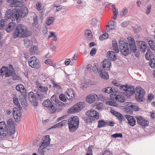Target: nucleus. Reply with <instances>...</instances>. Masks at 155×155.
Returning a JSON list of instances; mask_svg holds the SVG:
<instances>
[{
    "label": "nucleus",
    "mask_w": 155,
    "mask_h": 155,
    "mask_svg": "<svg viewBox=\"0 0 155 155\" xmlns=\"http://www.w3.org/2000/svg\"><path fill=\"white\" fill-rule=\"evenodd\" d=\"M28 63L30 66L33 68H39L40 64L39 61L35 56H32L28 59Z\"/></svg>",
    "instance_id": "7"
},
{
    "label": "nucleus",
    "mask_w": 155,
    "mask_h": 155,
    "mask_svg": "<svg viewBox=\"0 0 155 155\" xmlns=\"http://www.w3.org/2000/svg\"><path fill=\"white\" fill-rule=\"evenodd\" d=\"M48 90V87H44L43 86L41 87L38 89H37V91H39L42 94H45V95L47 94V92Z\"/></svg>",
    "instance_id": "34"
},
{
    "label": "nucleus",
    "mask_w": 155,
    "mask_h": 155,
    "mask_svg": "<svg viewBox=\"0 0 155 155\" xmlns=\"http://www.w3.org/2000/svg\"><path fill=\"white\" fill-rule=\"evenodd\" d=\"M85 114L89 117L96 118L97 119H99V113L94 110H89L86 112Z\"/></svg>",
    "instance_id": "17"
},
{
    "label": "nucleus",
    "mask_w": 155,
    "mask_h": 155,
    "mask_svg": "<svg viewBox=\"0 0 155 155\" xmlns=\"http://www.w3.org/2000/svg\"><path fill=\"white\" fill-rule=\"evenodd\" d=\"M8 2L10 3V6L11 7H17L21 6L22 3L21 2L17 0H8Z\"/></svg>",
    "instance_id": "20"
},
{
    "label": "nucleus",
    "mask_w": 155,
    "mask_h": 155,
    "mask_svg": "<svg viewBox=\"0 0 155 155\" xmlns=\"http://www.w3.org/2000/svg\"><path fill=\"white\" fill-rule=\"evenodd\" d=\"M51 100L53 102L54 101V103H55L56 102V101L58 100V98L56 95L54 94L51 97Z\"/></svg>",
    "instance_id": "57"
},
{
    "label": "nucleus",
    "mask_w": 155,
    "mask_h": 155,
    "mask_svg": "<svg viewBox=\"0 0 155 155\" xmlns=\"http://www.w3.org/2000/svg\"><path fill=\"white\" fill-rule=\"evenodd\" d=\"M18 9L17 8H10L6 12V15L8 18L12 21H15L18 16Z\"/></svg>",
    "instance_id": "6"
},
{
    "label": "nucleus",
    "mask_w": 155,
    "mask_h": 155,
    "mask_svg": "<svg viewBox=\"0 0 155 155\" xmlns=\"http://www.w3.org/2000/svg\"><path fill=\"white\" fill-rule=\"evenodd\" d=\"M115 21H110L108 23V25L107 26V27H108L109 29L110 30L114 29L115 28Z\"/></svg>",
    "instance_id": "39"
},
{
    "label": "nucleus",
    "mask_w": 155,
    "mask_h": 155,
    "mask_svg": "<svg viewBox=\"0 0 155 155\" xmlns=\"http://www.w3.org/2000/svg\"><path fill=\"white\" fill-rule=\"evenodd\" d=\"M6 129L7 128L5 122L4 121L0 122V130H2Z\"/></svg>",
    "instance_id": "47"
},
{
    "label": "nucleus",
    "mask_w": 155,
    "mask_h": 155,
    "mask_svg": "<svg viewBox=\"0 0 155 155\" xmlns=\"http://www.w3.org/2000/svg\"><path fill=\"white\" fill-rule=\"evenodd\" d=\"M14 122L12 118H11L7 120V130L10 132L11 134H13L15 132V128L14 125Z\"/></svg>",
    "instance_id": "9"
},
{
    "label": "nucleus",
    "mask_w": 155,
    "mask_h": 155,
    "mask_svg": "<svg viewBox=\"0 0 155 155\" xmlns=\"http://www.w3.org/2000/svg\"><path fill=\"white\" fill-rule=\"evenodd\" d=\"M45 63L47 64H50L51 66L53 65V64L52 62V61L50 59H48L45 61Z\"/></svg>",
    "instance_id": "61"
},
{
    "label": "nucleus",
    "mask_w": 155,
    "mask_h": 155,
    "mask_svg": "<svg viewBox=\"0 0 155 155\" xmlns=\"http://www.w3.org/2000/svg\"><path fill=\"white\" fill-rule=\"evenodd\" d=\"M101 154V155H111L112 153L110 151L106 150L104 152H102Z\"/></svg>",
    "instance_id": "62"
},
{
    "label": "nucleus",
    "mask_w": 155,
    "mask_h": 155,
    "mask_svg": "<svg viewBox=\"0 0 155 155\" xmlns=\"http://www.w3.org/2000/svg\"><path fill=\"white\" fill-rule=\"evenodd\" d=\"M36 9L38 10H40L41 9V2H38L36 4Z\"/></svg>",
    "instance_id": "60"
},
{
    "label": "nucleus",
    "mask_w": 155,
    "mask_h": 155,
    "mask_svg": "<svg viewBox=\"0 0 155 155\" xmlns=\"http://www.w3.org/2000/svg\"><path fill=\"white\" fill-rule=\"evenodd\" d=\"M111 137L114 138L120 137L122 138L123 137V135L121 133H116L111 135Z\"/></svg>",
    "instance_id": "52"
},
{
    "label": "nucleus",
    "mask_w": 155,
    "mask_h": 155,
    "mask_svg": "<svg viewBox=\"0 0 155 155\" xmlns=\"http://www.w3.org/2000/svg\"><path fill=\"white\" fill-rule=\"evenodd\" d=\"M64 94L66 95V97L69 100H71L75 97L74 91L71 89L67 90Z\"/></svg>",
    "instance_id": "21"
},
{
    "label": "nucleus",
    "mask_w": 155,
    "mask_h": 155,
    "mask_svg": "<svg viewBox=\"0 0 155 155\" xmlns=\"http://www.w3.org/2000/svg\"><path fill=\"white\" fill-rule=\"evenodd\" d=\"M13 102L15 103V104L17 105V106L18 107L19 109L20 110L22 108L21 107L19 103L18 102V99L17 97H13Z\"/></svg>",
    "instance_id": "46"
},
{
    "label": "nucleus",
    "mask_w": 155,
    "mask_h": 155,
    "mask_svg": "<svg viewBox=\"0 0 155 155\" xmlns=\"http://www.w3.org/2000/svg\"><path fill=\"white\" fill-rule=\"evenodd\" d=\"M8 67L3 66L0 70V76L3 77L4 75L5 76L6 74L8 71Z\"/></svg>",
    "instance_id": "35"
},
{
    "label": "nucleus",
    "mask_w": 155,
    "mask_h": 155,
    "mask_svg": "<svg viewBox=\"0 0 155 155\" xmlns=\"http://www.w3.org/2000/svg\"><path fill=\"white\" fill-rule=\"evenodd\" d=\"M151 5H149L147 6V9L146 11V13L147 15L149 14L151 12Z\"/></svg>",
    "instance_id": "59"
},
{
    "label": "nucleus",
    "mask_w": 155,
    "mask_h": 155,
    "mask_svg": "<svg viewBox=\"0 0 155 155\" xmlns=\"http://www.w3.org/2000/svg\"><path fill=\"white\" fill-rule=\"evenodd\" d=\"M16 89L17 91H19L23 95H25L26 94V90L22 84H19L17 85L16 86Z\"/></svg>",
    "instance_id": "27"
},
{
    "label": "nucleus",
    "mask_w": 155,
    "mask_h": 155,
    "mask_svg": "<svg viewBox=\"0 0 155 155\" xmlns=\"http://www.w3.org/2000/svg\"><path fill=\"white\" fill-rule=\"evenodd\" d=\"M10 68L11 67L12 68L9 69L8 67V71H7L5 75V77H9L13 75L15 72L14 70L12 68V65H10Z\"/></svg>",
    "instance_id": "31"
},
{
    "label": "nucleus",
    "mask_w": 155,
    "mask_h": 155,
    "mask_svg": "<svg viewBox=\"0 0 155 155\" xmlns=\"http://www.w3.org/2000/svg\"><path fill=\"white\" fill-rule=\"evenodd\" d=\"M59 98L61 101L65 102L67 101L66 95L64 94H62L60 95L59 96Z\"/></svg>",
    "instance_id": "48"
},
{
    "label": "nucleus",
    "mask_w": 155,
    "mask_h": 155,
    "mask_svg": "<svg viewBox=\"0 0 155 155\" xmlns=\"http://www.w3.org/2000/svg\"><path fill=\"white\" fill-rule=\"evenodd\" d=\"M126 118L128 123L131 126L133 127L136 124V120L133 117L129 115H126Z\"/></svg>",
    "instance_id": "23"
},
{
    "label": "nucleus",
    "mask_w": 155,
    "mask_h": 155,
    "mask_svg": "<svg viewBox=\"0 0 155 155\" xmlns=\"http://www.w3.org/2000/svg\"><path fill=\"white\" fill-rule=\"evenodd\" d=\"M50 34L48 36V38H50L51 37H53L54 38H57V35L56 33L53 31H50Z\"/></svg>",
    "instance_id": "55"
},
{
    "label": "nucleus",
    "mask_w": 155,
    "mask_h": 155,
    "mask_svg": "<svg viewBox=\"0 0 155 155\" xmlns=\"http://www.w3.org/2000/svg\"><path fill=\"white\" fill-rule=\"evenodd\" d=\"M94 107L95 109L101 110L103 108V104L100 103H95Z\"/></svg>",
    "instance_id": "36"
},
{
    "label": "nucleus",
    "mask_w": 155,
    "mask_h": 155,
    "mask_svg": "<svg viewBox=\"0 0 155 155\" xmlns=\"http://www.w3.org/2000/svg\"><path fill=\"white\" fill-rule=\"evenodd\" d=\"M130 107H132V109L134 111H139L140 110V108L137 106L134 105H130Z\"/></svg>",
    "instance_id": "63"
},
{
    "label": "nucleus",
    "mask_w": 155,
    "mask_h": 155,
    "mask_svg": "<svg viewBox=\"0 0 155 155\" xmlns=\"http://www.w3.org/2000/svg\"><path fill=\"white\" fill-rule=\"evenodd\" d=\"M28 12V8L25 6H23L19 10L18 12V18L21 17L23 18L25 16Z\"/></svg>",
    "instance_id": "14"
},
{
    "label": "nucleus",
    "mask_w": 155,
    "mask_h": 155,
    "mask_svg": "<svg viewBox=\"0 0 155 155\" xmlns=\"http://www.w3.org/2000/svg\"><path fill=\"white\" fill-rule=\"evenodd\" d=\"M106 125V122H105L102 120H100L98 121V124L97 127L100 128L105 126Z\"/></svg>",
    "instance_id": "44"
},
{
    "label": "nucleus",
    "mask_w": 155,
    "mask_h": 155,
    "mask_svg": "<svg viewBox=\"0 0 155 155\" xmlns=\"http://www.w3.org/2000/svg\"><path fill=\"white\" fill-rule=\"evenodd\" d=\"M24 44L26 47H29L33 44L31 39H24Z\"/></svg>",
    "instance_id": "38"
},
{
    "label": "nucleus",
    "mask_w": 155,
    "mask_h": 155,
    "mask_svg": "<svg viewBox=\"0 0 155 155\" xmlns=\"http://www.w3.org/2000/svg\"><path fill=\"white\" fill-rule=\"evenodd\" d=\"M121 91H124V94L128 97H130L135 93V89L134 86L128 85H123L121 87Z\"/></svg>",
    "instance_id": "5"
},
{
    "label": "nucleus",
    "mask_w": 155,
    "mask_h": 155,
    "mask_svg": "<svg viewBox=\"0 0 155 155\" xmlns=\"http://www.w3.org/2000/svg\"><path fill=\"white\" fill-rule=\"evenodd\" d=\"M12 114L15 121L19 123L21 119V114L20 110L17 108L14 107L13 108Z\"/></svg>",
    "instance_id": "13"
},
{
    "label": "nucleus",
    "mask_w": 155,
    "mask_h": 155,
    "mask_svg": "<svg viewBox=\"0 0 155 155\" xmlns=\"http://www.w3.org/2000/svg\"><path fill=\"white\" fill-rule=\"evenodd\" d=\"M114 114L117 117L120 121H121V122L125 120L124 117L120 113L118 112L115 111L114 113Z\"/></svg>",
    "instance_id": "32"
},
{
    "label": "nucleus",
    "mask_w": 155,
    "mask_h": 155,
    "mask_svg": "<svg viewBox=\"0 0 155 155\" xmlns=\"http://www.w3.org/2000/svg\"><path fill=\"white\" fill-rule=\"evenodd\" d=\"M31 34L27 27L22 24H19L17 26L16 30L14 33V36L15 38H21L27 37Z\"/></svg>",
    "instance_id": "1"
},
{
    "label": "nucleus",
    "mask_w": 155,
    "mask_h": 155,
    "mask_svg": "<svg viewBox=\"0 0 155 155\" xmlns=\"http://www.w3.org/2000/svg\"><path fill=\"white\" fill-rule=\"evenodd\" d=\"M15 25V22H11L9 23L7 27L6 28V31L8 32H11L14 28Z\"/></svg>",
    "instance_id": "29"
},
{
    "label": "nucleus",
    "mask_w": 155,
    "mask_h": 155,
    "mask_svg": "<svg viewBox=\"0 0 155 155\" xmlns=\"http://www.w3.org/2000/svg\"><path fill=\"white\" fill-rule=\"evenodd\" d=\"M138 124L143 128L147 126L149 124V121L144 119L143 117L140 116L135 117Z\"/></svg>",
    "instance_id": "11"
},
{
    "label": "nucleus",
    "mask_w": 155,
    "mask_h": 155,
    "mask_svg": "<svg viewBox=\"0 0 155 155\" xmlns=\"http://www.w3.org/2000/svg\"><path fill=\"white\" fill-rule=\"evenodd\" d=\"M129 44L130 50L132 52L134 53L135 56L137 58L139 57L140 53L138 50H137L135 41H131Z\"/></svg>",
    "instance_id": "12"
},
{
    "label": "nucleus",
    "mask_w": 155,
    "mask_h": 155,
    "mask_svg": "<svg viewBox=\"0 0 155 155\" xmlns=\"http://www.w3.org/2000/svg\"><path fill=\"white\" fill-rule=\"evenodd\" d=\"M101 64L104 70H109L111 63L110 61L107 59H105L101 62Z\"/></svg>",
    "instance_id": "24"
},
{
    "label": "nucleus",
    "mask_w": 155,
    "mask_h": 155,
    "mask_svg": "<svg viewBox=\"0 0 155 155\" xmlns=\"http://www.w3.org/2000/svg\"><path fill=\"white\" fill-rule=\"evenodd\" d=\"M112 45L113 47V49L115 52L116 53H118L119 52L117 46V44L115 41H112Z\"/></svg>",
    "instance_id": "41"
},
{
    "label": "nucleus",
    "mask_w": 155,
    "mask_h": 155,
    "mask_svg": "<svg viewBox=\"0 0 155 155\" xmlns=\"http://www.w3.org/2000/svg\"><path fill=\"white\" fill-rule=\"evenodd\" d=\"M137 45L140 51L144 53L145 52L147 47V45L144 41H137Z\"/></svg>",
    "instance_id": "15"
},
{
    "label": "nucleus",
    "mask_w": 155,
    "mask_h": 155,
    "mask_svg": "<svg viewBox=\"0 0 155 155\" xmlns=\"http://www.w3.org/2000/svg\"><path fill=\"white\" fill-rule=\"evenodd\" d=\"M48 149L46 148V147L41 145L39 148L38 149V153L39 155H44L45 153L47 152Z\"/></svg>",
    "instance_id": "28"
},
{
    "label": "nucleus",
    "mask_w": 155,
    "mask_h": 155,
    "mask_svg": "<svg viewBox=\"0 0 155 155\" xmlns=\"http://www.w3.org/2000/svg\"><path fill=\"white\" fill-rule=\"evenodd\" d=\"M108 37V34L107 33H105L100 36L99 39H107Z\"/></svg>",
    "instance_id": "54"
},
{
    "label": "nucleus",
    "mask_w": 155,
    "mask_h": 155,
    "mask_svg": "<svg viewBox=\"0 0 155 155\" xmlns=\"http://www.w3.org/2000/svg\"><path fill=\"white\" fill-rule=\"evenodd\" d=\"M107 57L109 59H111L114 61L117 59L114 53L112 51H110L107 53Z\"/></svg>",
    "instance_id": "30"
},
{
    "label": "nucleus",
    "mask_w": 155,
    "mask_h": 155,
    "mask_svg": "<svg viewBox=\"0 0 155 155\" xmlns=\"http://www.w3.org/2000/svg\"><path fill=\"white\" fill-rule=\"evenodd\" d=\"M5 21L4 20H1L0 22V30L3 29L5 24Z\"/></svg>",
    "instance_id": "53"
},
{
    "label": "nucleus",
    "mask_w": 155,
    "mask_h": 155,
    "mask_svg": "<svg viewBox=\"0 0 155 155\" xmlns=\"http://www.w3.org/2000/svg\"><path fill=\"white\" fill-rule=\"evenodd\" d=\"M54 20V18L53 17H48L47 18L46 24L48 25H51L53 23Z\"/></svg>",
    "instance_id": "42"
},
{
    "label": "nucleus",
    "mask_w": 155,
    "mask_h": 155,
    "mask_svg": "<svg viewBox=\"0 0 155 155\" xmlns=\"http://www.w3.org/2000/svg\"><path fill=\"white\" fill-rule=\"evenodd\" d=\"M19 101H20L21 104L24 108H26L27 105V103L26 102V100L24 97H22L19 99Z\"/></svg>",
    "instance_id": "40"
},
{
    "label": "nucleus",
    "mask_w": 155,
    "mask_h": 155,
    "mask_svg": "<svg viewBox=\"0 0 155 155\" xmlns=\"http://www.w3.org/2000/svg\"><path fill=\"white\" fill-rule=\"evenodd\" d=\"M54 103L57 106H61L62 107H63L65 106V105L64 103H63L59 101L58 100L57 101H56V102Z\"/></svg>",
    "instance_id": "51"
},
{
    "label": "nucleus",
    "mask_w": 155,
    "mask_h": 155,
    "mask_svg": "<svg viewBox=\"0 0 155 155\" xmlns=\"http://www.w3.org/2000/svg\"><path fill=\"white\" fill-rule=\"evenodd\" d=\"M128 10L127 8L125 7L123 8V10L121 12H120V15L121 16H123L125 15L127 13Z\"/></svg>",
    "instance_id": "50"
},
{
    "label": "nucleus",
    "mask_w": 155,
    "mask_h": 155,
    "mask_svg": "<svg viewBox=\"0 0 155 155\" xmlns=\"http://www.w3.org/2000/svg\"><path fill=\"white\" fill-rule=\"evenodd\" d=\"M103 90L104 92L108 94H109L111 92H113L112 87H110L105 88L103 89Z\"/></svg>",
    "instance_id": "45"
},
{
    "label": "nucleus",
    "mask_w": 155,
    "mask_h": 155,
    "mask_svg": "<svg viewBox=\"0 0 155 155\" xmlns=\"http://www.w3.org/2000/svg\"><path fill=\"white\" fill-rule=\"evenodd\" d=\"M150 66L152 68L155 67V59L154 58H151L149 62Z\"/></svg>",
    "instance_id": "49"
},
{
    "label": "nucleus",
    "mask_w": 155,
    "mask_h": 155,
    "mask_svg": "<svg viewBox=\"0 0 155 155\" xmlns=\"http://www.w3.org/2000/svg\"><path fill=\"white\" fill-rule=\"evenodd\" d=\"M94 120L93 118L87 117L85 119L86 122L87 124H91Z\"/></svg>",
    "instance_id": "58"
},
{
    "label": "nucleus",
    "mask_w": 155,
    "mask_h": 155,
    "mask_svg": "<svg viewBox=\"0 0 155 155\" xmlns=\"http://www.w3.org/2000/svg\"><path fill=\"white\" fill-rule=\"evenodd\" d=\"M135 98L136 101L140 102L144 101L145 91L141 87H137L135 88Z\"/></svg>",
    "instance_id": "4"
},
{
    "label": "nucleus",
    "mask_w": 155,
    "mask_h": 155,
    "mask_svg": "<svg viewBox=\"0 0 155 155\" xmlns=\"http://www.w3.org/2000/svg\"><path fill=\"white\" fill-rule=\"evenodd\" d=\"M79 119L77 116L71 117L68 121L69 128L70 132L75 131L78 128L79 124Z\"/></svg>",
    "instance_id": "3"
},
{
    "label": "nucleus",
    "mask_w": 155,
    "mask_h": 155,
    "mask_svg": "<svg viewBox=\"0 0 155 155\" xmlns=\"http://www.w3.org/2000/svg\"><path fill=\"white\" fill-rule=\"evenodd\" d=\"M110 97L111 99H115L117 101L120 102H124L126 100V99L124 97L120 95L110 94Z\"/></svg>",
    "instance_id": "18"
},
{
    "label": "nucleus",
    "mask_w": 155,
    "mask_h": 155,
    "mask_svg": "<svg viewBox=\"0 0 155 155\" xmlns=\"http://www.w3.org/2000/svg\"><path fill=\"white\" fill-rule=\"evenodd\" d=\"M28 95L29 100L31 104L35 106H37L38 104V103L35 93H34L32 91L28 93Z\"/></svg>",
    "instance_id": "16"
},
{
    "label": "nucleus",
    "mask_w": 155,
    "mask_h": 155,
    "mask_svg": "<svg viewBox=\"0 0 155 155\" xmlns=\"http://www.w3.org/2000/svg\"><path fill=\"white\" fill-rule=\"evenodd\" d=\"M43 105L47 107V109L52 113H54L57 110V108L53 105L49 99L45 100L43 103Z\"/></svg>",
    "instance_id": "10"
},
{
    "label": "nucleus",
    "mask_w": 155,
    "mask_h": 155,
    "mask_svg": "<svg viewBox=\"0 0 155 155\" xmlns=\"http://www.w3.org/2000/svg\"><path fill=\"white\" fill-rule=\"evenodd\" d=\"M97 49L95 48H93L90 52V54L91 56H93L95 54L96 51Z\"/></svg>",
    "instance_id": "64"
},
{
    "label": "nucleus",
    "mask_w": 155,
    "mask_h": 155,
    "mask_svg": "<svg viewBox=\"0 0 155 155\" xmlns=\"http://www.w3.org/2000/svg\"><path fill=\"white\" fill-rule=\"evenodd\" d=\"M98 72L100 73L101 77L104 79H107L109 75L103 69H100Z\"/></svg>",
    "instance_id": "33"
},
{
    "label": "nucleus",
    "mask_w": 155,
    "mask_h": 155,
    "mask_svg": "<svg viewBox=\"0 0 155 155\" xmlns=\"http://www.w3.org/2000/svg\"><path fill=\"white\" fill-rule=\"evenodd\" d=\"M97 63H94L93 67V70L94 73H96L99 71L98 68L97 67Z\"/></svg>",
    "instance_id": "56"
},
{
    "label": "nucleus",
    "mask_w": 155,
    "mask_h": 155,
    "mask_svg": "<svg viewBox=\"0 0 155 155\" xmlns=\"http://www.w3.org/2000/svg\"><path fill=\"white\" fill-rule=\"evenodd\" d=\"M50 140L49 135H47L43 138L41 145L47 147L49 144Z\"/></svg>",
    "instance_id": "25"
},
{
    "label": "nucleus",
    "mask_w": 155,
    "mask_h": 155,
    "mask_svg": "<svg viewBox=\"0 0 155 155\" xmlns=\"http://www.w3.org/2000/svg\"><path fill=\"white\" fill-rule=\"evenodd\" d=\"M84 106V103L80 102L75 104L73 107H71L68 111V114L75 113L80 111Z\"/></svg>",
    "instance_id": "8"
},
{
    "label": "nucleus",
    "mask_w": 155,
    "mask_h": 155,
    "mask_svg": "<svg viewBox=\"0 0 155 155\" xmlns=\"http://www.w3.org/2000/svg\"><path fill=\"white\" fill-rule=\"evenodd\" d=\"M85 36L87 38H93V35L91 31L89 29H87L84 31Z\"/></svg>",
    "instance_id": "37"
},
{
    "label": "nucleus",
    "mask_w": 155,
    "mask_h": 155,
    "mask_svg": "<svg viewBox=\"0 0 155 155\" xmlns=\"http://www.w3.org/2000/svg\"><path fill=\"white\" fill-rule=\"evenodd\" d=\"M98 99V97L96 94H91L87 97L86 101L88 103L92 104Z\"/></svg>",
    "instance_id": "19"
},
{
    "label": "nucleus",
    "mask_w": 155,
    "mask_h": 155,
    "mask_svg": "<svg viewBox=\"0 0 155 155\" xmlns=\"http://www.w3.org/2000/svg\"><path fill=\"white\" fill-rule=\"evenodd\" d=\"M127 40L128 41L126 42L120 39L119 43L120 51L124 56L128 55L130 50V48H129V47H128V46H129V42L131 41H135L134 39H127Z\"/></svg>",
    "instance_id": "2"
},
{
    "label": "nucleus",
    "mask_w": 155,
    "mask_h": 155,
    "mask_svg": "<svg viewBox=\"0 0 155 155\" xmlns=\"http://www.w3.org/2000/svg\"><path fill=\"white\" fill-rule=\"evenodd\" d=\"M12 135L10 134V132H9V131L7 130V129L2 130L0 132V139L3 140L8 136Z\"/></svg>",
    "instance_id": "26"
},
{
    "label": "nucleus",
    "mask_w": 155,
    "mask_h": 155,
    "mask_svg": "<svg viewBox=\"0 0 155 155\" xmlns=\"http://www.w3.org/2000/svg\"><path fill=\"white\" fill-rule=\"evenodd\" d=\"M34 91L36 92L35 93V95H36L37 101L38 100L42 101L46 98V96L44 94L41 93V92L37 91L36 89H34Z\"/></svg>",
    "instance_id": "22"
},
{
    "label": "nucleus",
    "mask_w": 155,
    "mask_h": 155,
    "mask_svg": "<svg viewBox=\"0 0 155 155\" xmlns=\"http://www.w3.org/2000/svg\"><path fill=\"white\" fill-rule=\"evenodd\" d=\"M30 54L31 55L37 53L38 49L36 46H33L32 48H31L30 50Z\"/></svg>",
    "instance_id": "43"
}]
</instances>
